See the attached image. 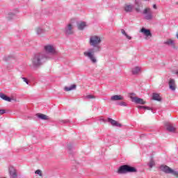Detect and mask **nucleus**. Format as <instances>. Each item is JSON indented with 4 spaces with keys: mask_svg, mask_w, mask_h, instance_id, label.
<instances>
[{
    "mask_svg": "<svg viewBox=\"0 0 178 178\" xmlns=\"http://www.w3.org/2000/svg\"><path fill=\"white\" fill-rule=\"evenodd\" d=\"M4 113H6V111L3 109L0 110V115H3Z\"/></svg>",
    "mask_w": 178,
    "mask_h": 178,
    "instance_id": "72a5a7b5",
    "label": "nucleus"
},
{
    "mask_svg": "<svg viewBox=\"0 0 178 178\" xmlns=\"http://www.w3.org/2000/svg\"><path fill=\"white\" fill-rule=\"evenodd\" d=\"M121 33H122V35H124L126 37V38H127V40H131V36H129V35H127V33H126V31H124V29H122Z\"/></svg>",
    "mask_w": 178,
    "mask_h": 178,
    "instance_id": "a878e982",
    "label": "nucleus"
},
{
    "mask_svg": "<svg viewBox=\"0 0 178 178\" xmlns=\"http://www.w3.org/2000/svg\"><path fill=\"white\" fill-rule=\"evenodd\" d=\"M10 56H5L3 58V60H4V62H8V60H9V59H10Z\"/></svg>",
    "mask_w": 178,
    "mask_h": 178,
    "instance_id": "c756f323",
    "label": "nucleus"
},
{
    "mask_svg": "<svg viewBox=\"0 0 178 178\" xmlns=\"http://www.w3.org/2000/svg\"><path fill=\"white\" fill-rule=\"evenodd\" d=\"M134 10V6L132 4H125L124 6V10L126 13H131Z\"/></svg>",
    "mask_w": 178,
    "mask_h": 178,
    "instance_id": "9b49d317",
    "label": "nucleus"
},
{
    "mask_svg": "<svg viewBox=\"0 0 178 178\" xmlns=\"http://www.w3.org/2000/svg\"><path fill=\"white\" fill-rule=\"evenodd\" d=\"M140 33H143V34H144L147 38H148V37H149V38L152 37V33H151V31L149 29L142 28L140 29Z\"/></svg>",
    "mask_w": 178,
    "mask_h": 178,
    "instance_id": "f8f14e48",
    "label": "nucleus"
},
{
    "mask_svg": "<svg viewBox=\"0 0 178 178\" xmlns=\"http://www.w3.org/2000/svg\"><path fill=\"white\" fill-rule=\"evenodd\" d=\"M145 1H149V0H145Z\"/></svg>",
    "mask_w": 178,
    "mask_h": 178,
    "instance_id": "37998d69",
    "label": "nucleus"
},
{
    "mask_svg": "<svg viewBox=\"0 0 178 178\" xmlns=\"http://www.w3.org/2000/svg\"><path fill=\"white\" fill-rule=\"evenodd\" d=\"M169 88L171 91H176V81L170 78L168 81Z\"/></svg>",
    "mask_w": 178,
    "mask_h": 178,
    "instance_id": "9d476101",
    "label": "nucleus"
},
{
    "mask_svg": "<svg viewBox=\"0 0 178 178\" xmlns=\"http://www.w3.org/2000/svg\"><path fill=\"white\" fill-rule=\"evenodd\" d=\"M143 14L145 15L144 19L145 20H152L154 19V15H152V10L150 8H146L143 11Z\"/></svg>",
    "mask_w": 178,
    "mask_h": 178,
    "instance_id": "0eeeda50",
    "label": "nucleus"
},
{
    "mask_svg": "<svg viewBox=\"0 0 178 178\" xmlns=\"http://www.w3.org/2000/svg\"><path fill=\"white\" fill-rule=\"evenodd\" d=\"M6 17L9 22H10V20H13V19L16 17V12H9Z\"/></svg>",
    "mask_w": 178,
    "mask_h": 178,
    "instance_id": "dca6fc26",
    "label": "nucleus"
},
{
    "mask_svg": "<svg viewBox=\"0 0 178 178\" xmlns=\"http://www.w3.org/2000/svg\"><path fill=\"white\" fill-rule=\"evenodd\" d=\"M152 99H154V101H158L159 102H161V101H162V98L158 93H153Z\"/></svg>",
    "mask_w": 178,
    "mask_h": 178,
    "instance_id": "aec40b11",
    "label": "nucleus"
},
{
    "mask_svg": "<svg viewBox=\"0 0 178 178\" xmlns=\"http://www.w3.org/2000/svg\"><path fill=\"white\" fill-rule=\"evenodd\" d=\"M102 38L99 35H92L90 36L89 44L93 48H89L86 51L83 52L84 56L88 58L92 63H97V58H95V52H101L102 47H101Z\"/></svg>",
    "mask_w": 178,
    "mask_h": 178,
    "instance_id": "f257e3e1",
    "label": "nucleus"
},
{
    "mask_svg": "<svg viewBox=\"0 0 178 178\" xmlns=\"http://www.w3.org/2000/svg\"><path fill=\"white\" fill-rule=\"evenodd\" d=\"M64 33L65 35H72L73 34V25L68 24L64 29Z\"/></svg>",
    "mask_w": 178,
    "mask_h": 178,
    "instance_id": "6e6552de",
    "label": "nucleus"
},
{
    "mask_svg": "<svg viewBox=\"0 0 178 178\" xmlns=\"http://www.w3.org/2000/svg\"><path fill=\"white\" fill-rule=\"evenodd\" d=\"M130 98L132 100V102H135V104H140V105H145V102L140 97L131 96Z\"/></svg>",
    "mask_w": 178,
    "mask_h": 178,
    "instance_id": "1a4fd4ad",
    "label": "nucleus"
},
{
    "mask_svg": "<svg viewBox=\"0 0 178 178\" xmlns=\"http://www.w3.org/2000/svg\"><path fill=\"white\" fill-rule=\"evenodd\" d=\"M137 172V169L129 165H121L117 170L118 175H126L127 173H134Z\"/></svg>",
    "mask_w": 178,
    "mask_h": 178,
    "instance_id": "7ed1b4c3",
    "label": "nucleus"
},
{
    "mask_svg": "<svg viewBox=\"0 0 178 178\" xmlns=\"http://www.w3.org/2000/svg\"><path fill=\"white\" fill-rule=\"evenodd\" d=\"M22 80L26 83V84H29V80H27V78L22 77Z\"/></svg>",
    "mask_w": 178,
    "mask_h": 178,
    "instance_id": "2f4dec72",
    "label": "nucleus"
},
{
    "mask_svg": "<svg viewBox=\"0 0 178 178\" xmlns=\"http://www.w3.org/2000/svg\"><path fill=\"white\" fill-rule=\"evenodd\" d=\"M175 74H177V76H178V71L175 72Z\"/></svg>",
    "mask_w": 178,
    "mask_h": 178,
    "instance_id": "a19ab883",
    "label": "nucleus"
},
{
    "mask_svg": "<svg viewBox=\"0 0 178 178\" xmlns=\"http://www.w3.org/2000/svg\"><path fill=\"white\" fill-rule=\"evenodd\" d=\"M0 98H1V99H3L4 101H7L8 102H10L12 101V99H10V97L5 95V94L0 92Z\"/></svg>",
    "mask_w": 178,
    "mask_h": 178,
    "instance_id": "4be33fe9",
    "label": "nucleus"
},
{
    "mask_svg": "<svg viewBox=\"0 0 178 178\" xmlns=\"http://www.w3.org/2000/svg\"><path fill=\"white\" fill-rule=\"evenodd\" d=\"M153 8H154V9H156V4H154Z\"/></svg>",
    "mask_w": 178,
    "mask_h": 178,
    "instance_id": "ea45409f",
    "label": "nucleus"
},
{
    "mask_svg": "<svg viewBox=\"0 0 178 178\" xmlns=\"http://www.w3.org/2000/svg\"><path fill=\"white\" fill-rule=\"evenodd\" d=\"M138 109H144V106H138Z\"/></svg>",
    "mask_w": 178,
    "mask_h": 178,
    "instance_id": "c9c22d12",
    "label": "nucleus"
},
{
    "mask_svg": "<svg viewBox=\"0 0 178 178\" xmlns=\"http://www.w3.org/2000/svg\"><path fill=\"white\" fill-rule=\"evenodd\" d=\"M8 175L10 178H19V170L15 165H10L8 167Z\"/></svg>",
    "mask_w": 178,
    "mask_h": 178,
    "instance_id": "423d86ee",
    "label": "nucleus"
},
{
    "mask_svg": "<svg viewBox=\"0 0 178 178\" xmlns=\"http://www.w3.org/2000/svg\"><path fill=\"white\" fill-rule=\"evenodd\" d=\"M132 74H138V73H140L141 72V67H135L134 68H132Z\"/></svg>",
    "mask_w": 178,
    "mask_h": 178,
    "instance_id": "5701e85b",
    "label": "nucleus"
},
{
    "mask_svg": "<svg viewBox=\"0 0 178 178\" xmlns=\"http://www.w3.org/2000/svg\"><path fill=\"white\" fill-rule=\"evenodd\" d=\"M159 169L161 170V172H163L167 175H172L173 176H175V177H178V172L170 168L168 165H160Z\"/></svg>",
    "mask_w": 178,
    "mask_h": 178,
    "instance_id": "39448f33",
    "label": "nucleus"
},
{
    "mask_svg": "<svg viewBox=\"0 0 178 178\" xmlns=\"http://www.w3.org/2000/svg\"><path fill=\"white\" fill-rule=\"evenodd\" d=\"M130 97H133V95H136V93H129Z\"/></svg>",
    "mask_w": 178,
    "mask_h": 178,
    "instance_id": "4c0bfd02",
    "label": "nucleus"
},
{
    "mask_svg": "<svg viewBox=\"0 0 178 178\" xmlns=\"http://www.w3.org/2000/svg\"><path fill=\"white\" fill-rule=\"evenodd\" d=\"M100 121H102V122H106V120H105V119H104V118H100Z\"/></svg>",
    "mask_w": 178,
    "mask_h": 178,
    "instance_id": "e433bc0d",
    "label": "nucleus"
},
{
    "mask_svg": "<svg viewBox=\"0 0 178 178\" xmlns=\"http://www.w3.org/2000/svg\"><path fill=\"white\" fill-rule=\"evenodd\" d=\"M44 51L46 55L50 56V59H52L54 55H56V47L54 44H46L44 46Z\"/></svg>",
    "mask_w": 178,
    "mask_h": 178,
    "instance_id": "20e7f679",
    "label": "nucleus"
},
{
    "mask_svg": "<svg viewBox=\"0 0 178 178\" xmlns=\"http://www.w3.org/2000/svg\"><path fill=\"white\" fill-rule=\"evenodd\" d=\"M143 109H147V111H151V108H149L148 106H144Z\"/></svg>",
    "mask_w": 178,
    "mask_h": 178,
    "instance_id": "f704fd0d",
    "label": "nucleus"
},
{
    "mask_svg": "<svg viewBox=\"0 0 178 178\" xmlns=\"http://www.w3.org/2000/svg\"><path fill=\"white\" fill-rule=\"evenodd\" d=\"M86 99H92L94 98H95V96L92 95H87L86 97Z\"/></svg>",
    "mask_w": 178,
    "mask_h": 178,
    "instance_id": "7c9ffc66",
    "label": "nucleus"
},
{
    "mask_svg": "<svg viewBox=\"0 0 178 178\" xmlns=\"http://www.w3.org/2000/svg\"><path fill=\"white\" fill-rule=\"evenodd\" d=\"M164 44L165 45H168V47H171V48H173L175 49V48H176V45L175 44V40H172V39H168L166 41L164 42Z\"/></svg>",
    "mask_w": 178,
    "mask_h": 178,
    "instance_id": "4468645a",
    "label": "nucleus"
},
{
    "mask_svg": "<svg viewBox=\"0 0 178 178\" xmlns=\"http://www.w3.org/2000/svg\"><path fill=\"white\" fill-rule=\"evenodd\" d=\"M149 168L152 169V168H154L155 166V161L154 159H151L150 161L148 163Z\"/></svg>",
    "mask_w": 178,
    "mask_h": 178,
    "instance_id": "bb28decb",
    "label": "nucleus"
},
{
    "mask_svg": "<svg viewBox=\"0 0 178 178\" xmlns=\"http://www.w3.org/2000/svg\"><path fill=\"white\" fill-rule=\"evenodd\" d=\"M67 149H72L73 148V145H72V144H69L67 145Z\"/></svg>",
    "mask_w": 178,
    "mask_h": 178,
    "instance_id": "473e14b6",
    "label": "nucleus"
},
{
    "mask_svg": "<svg viewBox=\"0 0 178 178\" xmlns=\"http://www.w3.org/2000/svg\"><path fill=\"white\" fill-rule=\"evenodd\" d=\"M61 122L62 123H67V121H66V120H61Z\"/></svg>",
    "mask_w": 178,
    "mask_h": 178,
    "instance_id": "58836bf2",
    "label": "nucleus"
},
{
    "mask_svg": "<svg viewBox=\"0 0 178 178\" xmlns=\"http://www.w3.org/2000/svg\"><path fill=\"white\" fill-rule=\"evenodd\" d=\"M36 33L38 34V35H40V34H44V33H45V31L42 29V28H37L35 29Z\"/></svg>",
    "mask_w": 178,
    "mask_h": 178,
    "instance_id": "393cba45",
    "label": "nucleus"
},
{
    "mask_svg": "<svg viewBox=\"0 0 178 178\" xmlns=\"http://www.w3.org/2000/svg\"><path fill=\"white\" fill-rule=\"evenodd\" d=\"M117 105H119L120 106H127V103L124 102H118Z\"/></svg>",
    "mask_w": 178,
    "mask_h": 178,
    "instance_id": "cd10ccee",
    "label": "nucleus"
},
{
    "mask_svg": "<svg viewBox=\"0 0 178 178\" xmlns=\"http://www.w3.org/2000/svg\"><path fill=\"white\" fill-rule=\"evenodd\" d=\"M42 1H44V0H41L42 2Z\"/></svg>",
    "mask_w": 178,
    "mask_h": 178,
    "instance_id": "79ce46f5",
    "label": "nucleus"
},
{
    "mask_svg": "<svg viewBox=\"0 0 178 178\" xmlns=\"http://www.w3.org/2000/svg\"><path fill=\"white\" fill-rule=\"evenodd\" d=\"M123 99H124V97L122 95H115L111 97V101H123Z\"/></svg>",
    "mask_w": 178,
    "mask_h": 178,
    "instance_id": "f3484780",
    "label": "nucleus"
},
{
    "mask_svg": "<svg viewBox=\"0 0 178 178\" xmlns=\"http://www.w3.org/2000/svg\"><path fill=\"white\" fill-rule=\"evenodd\" d=\"M87 26V24L86 22H82L77 24L78 30H84L86 27Z\"/></svg>",
    "mask_w": 178,
    "mask_h": 178,
    "instance_id": "412c9836",
    "label": "nucleus"
},
{
    "mask_svg": "<svg viewBox=\"0 0 178 178\" xmlns=\"http://www.w3.org/2000/svg\"><path fill=\"white\" fill-rule=\"evenodd\" d=\"M49 59H51V56L46 55L44 53H38L31 58V67L33 69H38L40 66H42Z\"/></svg>",
    "mask_w": 178,
    "mask_h": 178,
    "instance_id": "f03ea898",
    "label": "nucleus"
},
{
    "mask_svg": "<svg viewBox=\"0 0 178 178\" xmlns=\"http://www.w3.org/2000/svg\"><path fill=\"white\" fill-rule=\"evenodd\" d=\"M76 84H73V85H72L71 86H69V87H67V86H65V88H64V90H65V91H72V90H76Z\"/></svg>",
    "mask_w": 178,
    "mask_h": 178,
    "instance_id": "b1692460",
    "label": "nucleus"
},
{
    "mask_svg": "<svg viewBox=\"0 0 178 178\" xmlns=\"http://www.w3.org/2000/svg\"><path fill=\"white\" fill-rule=\"evenodd\" d=\"M37 118L39 119H41V120H49V117H48L47 115L42 114V113H38L36 114Z\"/></svg>",
    "mask_w": 178,
    "mask_h": 178,
    "instance_id": "6ab92c4d",
    "label": "nucleus"
},
{
    "mask_svg": "<svg viewBox=\"0 0 178 178\" xmlns=\"http://www.w3.org/2000/svg\"><path fill=\"white\" fill-rule=\"evenodd\" d=\"M165 126L166 127V130L168 131H170V133H173L174 131H175L176 128H175L172 124H170L169 122H165Z\"/></svg>",
    "mask_w": 178,
    "mask_h": 178,
    "instance_id": "2eb2a0df",
    "label": "nucleus"
},
{
    "mask_svg": "<svg viewBox=\"0 0 178 178\" xmlns=\"http://www.w3.org/2000/svg\"><path fill=\"white\" fill-rule=\"evenodd\" d=\"M135 10L136 12H137V13H140L141 12V8H143V6L141 5V3H140L138 1H135Z\"/></svg>",
    "mask_w": 178,
    "mask_h": 178,
    "instance_id": "a211bd4d",
    "label": "nucleus"
},
{
    "mask_svg": "<svg viewBox=\"0 0 178 178\" xmlns=\"http://www.w3.org/2000/svg\"><path fill=\"white\" fill-rule=\"evenodd\" d=\"M35 175H38V176L42 177V171L41 170H37L35 171Z\"/></svg>",
    "mask_w": 178,
    "mask_h": 178,
    "instance_id": "c85d7f7f",
    "label": "nucleus"
},
{
    "mask_svg": "<svg viewBox=\"0 0 178 178\" xmlns=\"http://www.w3.org/2000/svg\"><path fill=\"white\" fill-rule=\"evenodd\" d=\"M108 122H109V123H111V124L114 127H120L122 126V124L112 118H108Z\"/></svg>",
    "mask_w": 178,
    "mask_h": 178,
    "instance_id": "ddd939ff",
    "label": "nucleus"
}]
</instances>
